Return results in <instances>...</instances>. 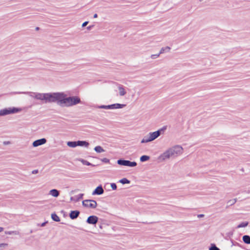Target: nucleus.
Returning <instances> with one entry per match:
<instances>
[{
	"label": "nucleus",
	"instance_id": "nucleus-1",
	"mask_svg": "<svg viewBox=\"0 0 250 250\" xmlns=\"http://www.w3.org/2000/svg\"><path fill=\"white\" fill-rule=\"evenodd\" d=\"M15 94H27L44 103H56L62 107H71L81 103L78 96L67 97L64 92L39 93L33 92H17Z\"/></svg>",
	"mask_w": 250,
	"mask_h": 250
},
{
	"label": "nucleus",
	"instance_id": "nucleus-2",
	"mask_svg": "<svg viewBox=\"0 0 250 250\" xmlns=\"http://www.w3.org/2000/svg\"><path fill=\"white\" fill-rule=\"evenodd\" d=\"M173 159L181 155L183 152V148L180 145H175L169 148Z\"/></svg>",
	"mask_w": 250,
	"mask_h": 250
},
{
	"label": "nucleus",
	"instance_id": "nucleus-3",
	"mask_svg": "<svg viewBox=\"0 0 250 250\" xmlns=\"http://www.w3.org/2000/svg\"><path fill=\"white\" fill-rule=\"evenodd\" d=\"M173 159L181 155L183 152V148L180 145H175L169 148Z\"/></svg>",
	"mask_w": 250,
	"mask_h": 250
},
{
	"label": "nucleus",
	"instance_id": "nucleus-4",
	"mask_svg": "<svg viewBox=\"0 0 250 250\" xmlns=\"http://www.w3.org/2000/svg\"><path fill=\"white\" fill-rule=\"evenodd\" d=\"M21 110V108L15 107L4 108L0 110V116L18 113Z\"/></svg>",
	"mask_w": 250,
	"mask_h": 250
},
{
	"label": "nucleus",
	"instance_id": "nucleus-5",
	"mask_svg": "<svg viewBox=\"0 0 250 250\" xmlns=\"http://www.w3.org/2000/svg\"><path fill=\"white\" fill-rule=\"evenodd\" d=\"M158 159L161 162H164L170 159H172L173 157L169 148L166 150L163 153H162L158 157Z\"/></svg>",
	"mask_w": 250,
	"mask_h": 250
},
{
	"label": "nucleus",
	"instance_id": "nucleus-6",
	"mask_svg": "<svg viewBox=\"0 0 250 250\" xmlns=\"http://www.w3.org/2000/svg\"><path fill=\"white\" fill-rule=\"evenodd\" d=\"M82 204L84 207L91 208H95L97 205L96 201L93 200H83Z\"/></svg>",
	"mask_w": 250,
	"mask_h": 250
},
{
	"label": "nucleus",
	"instance_id": "nucleus-7",
	"mask_svg": "<svg viewBox=\"0 0 250 250\" xmlns=\"http://www.w3.org/2000/svg\"><path fill=\"white\" fill-rule=\"evenodd\" d=\"M166 129V127H164L161 129H159L156 131L153 132L149 133V136L151 137V139L152 141L154 140L155 139L157 138L162 133L163 131H164Z\"/></svg>",
	"mask_w": 250,
	"mask_h": 250
},
{
	"label": "nucleus",
	"instance_id": "nucleus-8",
	"mask_svg": "<svg viewBox=\"0 0 250 250\" xmlns=\"http://www.w3.org/2000/svg\"><path fill=\"white\" fill-rule=\"evenodd\" d=\"M98 221V217L96 216L92 215L88 217L86 222L89 224L95 225Z\"/></svg>",
	"mask_w": 250,
	"mask_h": 250
},
{
	"label": "nucleus",
	"instance_id": "nucleus-9",
	"mask_svg": "<svg viewBox=\"0 0 250 250\" xmlns=\"http://www.w3.org/2000/svg\"><path fill=\"white\" fill-rule=\"evenodd\" d=\"M46 142V140L45 138L37 140L33 143V146L34 147H37L39 146L43 145Z\"/></svg>",
	"mask_w": 250,
	"mask_h": 250
},
{
	"label": "nucleus",
	"instance_id": "nucleus-10",
	"mask_svg": "<svg viewBox=\"0 0 250 250\" xmlns=\"http://www.w3.org/2000/svg\"><path fill=\"white\" fill-rule=\"evenodd\" d=\"M104 192L102 186H99L93 191L92 195H101Z\"/></svg>",
	"mask_w": 250,
	"mask_h": 250
},
{
	"label": "nucleus",
	"instance_id": "nucleus-11",
	"mask_svg": "<svg viewBox=\"0 0 250 250\" xmlns=\"http://www.w3.org/2000/svg\"><path fill=\"white\" fill-rule=\"evenodd\" d=\"M80 214V211L78 210L71 211L69 214L70 218L71 219H76Z\"/></svg>",
	"mask_w": 250,
	"mask_h": 250
},
{
	"label": "nucleus",
	"instance_id": "nucleus-12",
	"mask_svg": "<svg viewBox=\"0 0 250 250\" xmlns=\"http://www.w3.org/2000/svg\"><path fill=\"white\" fill-rule=\"evenodd\" d=\"M126 106L125 104H111V109L123 108Z\"/></svg>",
	"mask_w": 250,
	"mask_h": 250
},
{
	"label": "nucleus",
	"instance_id": "nucleus-13",
	"mask_svg": "<svg viewBox=\"0 0 250 250\" xmlns=\"http://www.w3.org/2000/svg\"><path fill=\"white\" fill-rule=\"evenodd\" d=\"M49 194L54 197H58L60 195V191L56 189H53L49 191Z\"/></svg>",
	"mask_w": 250,
	"mask_h": 250
},
{
	"label": "nucleus",
	"instance_id": "nucleus-14",
	"mask_svg": "<svg viewBox=\"0 0 250 250\" xmlns=\"http://www.w3.org/2000/svg\"><path fill=\"white\" fill-rule=\"evenodd\" d=\"M77 144L78 146H84L86 148L89 146V143L85 141H78Z\"/></svg>",
	"mask_w": 250,
	"mask_h": 250
},
{
	"label": "nucleus",
	"instance_id": "nucleus-15",
	"mask_svg": "<svg viewBox=\"0 0 250 250\" xmlns=\"http://www.w3.org/2000/svg\"><path fill=\"white\" fill-rule=\"evenodd\" d=\"M118 89L119 91V95L121 96H124L126 94V91L124 87V86L122 85H119L118 86Z\"/></svg>",
	"mask_w": 250,
	"mask_h": 250
},
{
	"label": "nucleus",
	"instance_id": "nucleus-16",
	"mask_svg": "<svg viewBox=\"0 0 250 250\" xmlns=\"http://www.w3.org/2000/svg\"><path fill=\"white\" fill-rule=\"evenodd\" d=\"M151 139V137L149 136V134L148 133L147 135L145 136L143 139L141 141V143H147L150 142L152 141Z\"/></svg>",
	"mask_w": 250,
	"mask_h": 250
},
{
	"label": "nucleus",
	"instance_id": "nucleus-17",
	"mask_svg": "<svg viewBox=\"0 0 250 250\" xmlns=\"http://www.w3.org/2000/svg\"><path fill=\"white\" fill-rule=\"evenodd\" d=\"M83 196V194H82V193L76 196L75 197H71L70 198V200L71 201H74L75 202H77L79 200L82 199Z\"/></svg>",
	"mask_w": 250,
	"mask_h": 250
},
{
	"label": "nucleus",
	"instance_id": "nucleus-18",
	"mask_svg": "<svg viewBox=\"0 0 250 250\" xmlns=\"http://www.w3.org/2000/svg\"><path fill=\"white\" fill-rule=\"evenodd\" d=\"M67 145L70 147H75L78 146L77 141L67 142Z\"/></svg>",
	"mask_w": 250,
	"mask_h": 250
},
{
	"label": "nucleus",
	"instance_id": "nucleus-19",
	"mask_svg": "<svg viewBox=\"0 0 250 250\" xmlns=\"http://www.w3.org/2000/svg\"><path fill=\"white\" fill-rule=\"evenodd\" d=\"M94 149L97 153H102L105 151L103 148L100 146H95Z\"/></svg>",
	"mask_w": 250,
	"mask_h": 250
},
{
	"label": "nucleus",
	"instance_id": "nucleus-20",
	"mask_svg": "<svg viewBox=\"0 0 250 250\" xmlns=\"http://www.w3.org/2000/svg\"><path fill=\"white\" fill-rule=\"evenodd\" d=\"M243 241L247 244H250V236L249 235H245L243 236Z\"/></svg>",
	"mask_w": 250,
	"mask_h": 250
},
{
	"label": "nucleus",
	"instance_id": "nucleus-21",
	"mask_svg": "<svg viewBox=\"0 0 250 250\" xmlns=\"http://www.w3.org/2000/svg\"><path fill=\"white\" fill-rule=\"evenodd\" d=\"M170 48L168 46H167L166 47H163L161 49L160 51V54H163L165 52H168L170 51Z\"/></svg>",
	"mask_w": 250,
	"mask_h": 250
},
{
	"label": "nucleus",
	"instance_id": "nucleus-22",
	"mask_svg": "<svg viewBox=\"0 0 250 250\" xmlns=\"http://www.w3.org/2000/svg\"><path fill=\"white\" fill-rule=\"evenodd\" d=\"M127 162V160L120 159L117 161V163L120 165L126 166Z\"/></svg>",
	"mask_w": 250,
	"mask_h": 250
},
{
	"label": "nucleus",
	"instance_id": "nucleus-23",
	"mask_svg": "<svg viewBox=\"0 0 250 250\" xmlns=\"http://www.w3.org/2000/svg\"><path fill=\"white\" fill-rule=\"evenodd\" d=\"M51 218L56 222H59L60 221L59 217L56 213H52L51 214Z\"/></svg>",
	"mask_w": 250,
	"mask_h": 250
},
{
	"label": "nucleus",
	"instance_id": "nucleus-24",
	"mask_svg": "<svg viewBox=\"0 0 250 250\" xmlns=\"http://www.w3.org/2000/svg\"><path fill=\"white\" fill-rule=\"evenodd\" d=\"M136 166H137L136 162H130V161L127 160L126 166L130 167H135Z\"/></svg>",
	"mask_w": 250,
	"mask_h": 250
},
{
	"label": "nucleus",
	"instance_id": "nucleus-25",
	"mask_svg": "<svg viewBox=\"0 0 250 250\" xmlns=\"http://www.w3.org/2000/svg\"><path fill=\"white\" fill-rule=\"evenodd\" d=\"M149 159V156L147 155H143L140 157V161L142 162H144L148 161Z\"/></svg>",
	"mask_w": 250,
	"mask_h": 250
},
{
	"label": "nucleus",
	"instance_id": "nucleus-26",
	"mask_svg": "<svg viewBox=\"0 0 250 250\" xmlns=\"http://www.w3.org/2000/svg\"><path fill=\"white\" fill-rule=\"evenodd\" d=\"M249 224L248 222H244L240 224L237 226V228H245L247 227Z\"/></svg>",
	"mask_w": 250,
	"mask_h": 250
},
{
	"label": "nucleus",
	"instance_id": "nucleus-27",
	"mask_svg": "<svg viewBox=\"0 0 250 250\" xmlns=\"http://www.w3.org/2000/svg\"><path fill=\"white\" fill-rule=\"evenodd\" d=\"M5 233L6 234H8V235H11V234L18 235L19 234V232L17 231H5Z\"/></svg>",
	"mask_w": 250,
	"mask_h": 250
},
{
	"label": "nucleus",
	"instance_id": "nucleus-28",
	"mask_svg": "<svg viewBox=\"0 0 250 250\" xmlns=\"http://www.w3.org/2000/svg\"><path fill=\"white\" fill-rule=\"evenodd\" d=\"M119 182L122 183V184H129L130 182L129 180H128L126 178H123V179H121L119 181Z\"/></svg>",
	"mask_w": 250,
	"mask_h": 250
},
{
	"label": "nucleus",
	"instance_id": "nucleus-29",
	"mask_svg": "<svg viewBox=\"0 0 250 250\" xmlns=\"http://www.w3.org/2000/svg\"><path fill=\"white\" fill-rule=\"evenodd\" d=\"M79 161L81 162L83 165H86V166H91V164L89 162L84 160L83 159H80L79 160Z\"/></svg>",
	"mask_w": 250,
	"mask_h": 250
},
{
	"label": "nucleus",
	"instance_id": "nucleus-30",
	"mask_svg": "<svg viewBox=\"0 0 250 250\" xmlns=\"http://www.w3.org/2000/svg\"><path fill=\"white\" fill-rule=\"evenodd\" d=\"M236 201H237L236 199H231L228 201L227 204L229 206H231V205H233V204H234L236 202Z\"/></svg>",
	"mask_w": 250,
	"mask_h": 250
},
{
	"label": "nucleus",
	"instance_id": "nucleus-31",
	"mask_svg": "<svg viewBox=\"0 0 250 250\" xmlns=\"http://www.w3.org/2000/svg\"><path fill=\"white\" fill-rule=\"evenodd\" d=\"M98 107L99 108H101V109H111V105H102L99 106Z\"/></svg>",
	"mask_w": 250,
	"mask_h": 250
},
{
	"label": "nucleus",
	"instance_id": "nucleus-32",
	"mask_svg": "<svg viewBox=\"0 0 250 250\" xmlns=\"http://www.w3.org/2000/svg\"><path fill=\"white\" fill-rule=\"evenodd\" d=\"M160 54H160V53L158 54H152L151 55L150 58L152 59H155L158 58L160 56Z\"/></svg>",
	"mask_w": 250,
	"mask_h": 250
},
{
	"label": "nucleus",
	"instance_id": "nucleus-33",
	"mask_svg": "<svg viewBox=\"0 0 250 250\" xmlns=\"http://www.w3.org/2000/svg\"><path fill=\"white\" fill-rule=\"evenodd\" d=\"M209 250H220L215 245H212L209 248Z\"/></svg>",
	"mask_w": 250,
	"mask_h": 250
},
{
	"label": "nucleus",
	"instance_id": "nucleus-34",
	"mask_svg": "<svg viewBox=\"0 0 250 250\" xmlns=\"http://www.w3.org/2000/svg\"><path fill=\"white\" fill-rule=\"evenodd\" d=\"M110 185L113 190H116L117 189V186L115 183H111Z\"/></svg>",
	"mask_w": 250,
	"mask_h": 250
},
{
	"label": "nucleus",
	"instance_id": "nucleus-35",
	"mask_svg": "<svg viewBox=\"0 0 250 250\" xmlns=\"http://www.w3.org/2000/svg\"><path fill=\"white\" fill-rule=\"evenodd\" d=\"M8 246L7 244L6 243H1L0 244V248L4 249Z\"/></svg>",
	"mask_w": 250,
	"mask_h": 250
},
{
	"label": "nucleus",
	"instance_id": "nucleus-36",
	"mask_svg": "<svg viewBox=\"0 0 250 250\" xmlns=\"http://www.w3.org/2000/svg\"><path fill=\"white\" fill-rule=\"evenodd\" d=\"M101 160L102 162H103L105 163H108L109 162V160L106 158H104L102 159Z\"/></svg>",
	"mask_w": 250,
	"mask_h": 250
},
{
	"label": "nucleus",
	"instance_id": "nucleus-37",
	"mask_svg": "<svg viewBox=\"0 0 250 250\" xmlns=\"http://www.w3.org/2000/svg\"><path fill=\"white\" fill-rule=\"evenodd\" d=\"M38 172H39V171H38V169H35V170H33L32 171V173L33 174H36L38 173Z\"/></svg>",
	"mask_w": 250,
	"mask_h": 250
},
{
	"label": "nucleus",
	"instance_id": "nucleus-38",
	"mask_svg": "<svg viewBox=\"0 0 250 250\" xmlns=\"http://www.w3.org/2000/svg\"><path fill=\"white\" fill-rule=\"evenodd\" d=\"M88 23V21H85L82 24V27H85Z\"/></svg>",
	"mask_w": 250,
	"mask_h": 250
},
{
	"label": "nucleus",
	"instance_id": "nucleus-39",
	"mask_svg": "<svg viewBox=\"0 0 250 250\" xmlns=\"http://www.w3.org/2000/svg\"><path fill=\"white\" fill-rule=\"evenodd\" d=\"M197 216L198 218H201V217H203L204 216V215L202 214H198Z\"/></svg>",
	"mask_w": 250,
	"mask_h": 250
},
{
	"label": "nucleus",
	"instance_id": "nucleus-40",
	"mask_svg": "<svg viewBox=\"0 0 250 250\" xmlns=\"http://www.w3.org/2000/svg\"><path fill=\"white\" fill-rule=\"evenodd\" d=\"M93 27V25H90V26L87 27V29L88 30H90Z\"/></svg>",
	"mask_w": 250,
	"mask_h": 250
},
{
	"label": "nucleus",
	"instance_id": "nucleus-41",
	"mask_svg": "<svg viewBox=\"0 0 250 250\" xmlns=\"http://www.w3.org/2000/svg\"><path fill=\"white\" fill-rule=\"evenodd\" d=\"M98 17V15L97 14H95L93 16L94 18H97Z\"/></svg>",
	"mask_w": 250,
	"mask_h": 250
},
{
	"label": "nucleus",
	"instance_id": "nucleus-42",
	"mask_svg": "<svg viewBox=\"0 0 250 250\" xmlns=\"http://www.w3.org/2000/svg\"><path fill=\"white\" fill-rule=\"evenodd\" d=\"M45 224H46V222H44V223L42 224L41 226L42 227H44L45 225Z\"/></svg>",
	"mask_w": 250,
	"mask_h": 250
},
{
	"label": "nucleus",
	"instance_id": "nucleus-43",
	"mask_svg": "<svg viewBox=\"0 0 250 250\" xmlns=\"http://www.w3.org/2000/svg\"><path fill=\"white\" fill-rule=\"evenodd\" d=\"M3 228L2 227H0V232L3 231Z\"/></svg>",
	"mask_w": 250,
	"mask_h": 250
},
{
	"label": "nucleus",
	"instance_id": "nucleus-44",
	"mask_svg": "<svg viewBox=\"0 0 250 250\" xmlns=\"http://www.w3.org/2000/svg\"><path fill=\"white\" fill-rule=\"evenodd\" d=\"M39 27H36V30H39Z\"/></svg>",
	"mask_w": 250,
	"mask_h": 250
},
{
	"label": "nucleus",
	"instance_id": "nucleus-45",
	"mask_svg": "<svg viewBox=\"0 0 250 250\" xmlns=\"http://www.w3.org/2000/svg\"><path fill=\"white\" fill-rule=\"evenodd\" d=\"M200 1H202V0H199Z\"/></svg>",
	"mask_w": 250,
	"mask_h": 250
}]
</instances>
